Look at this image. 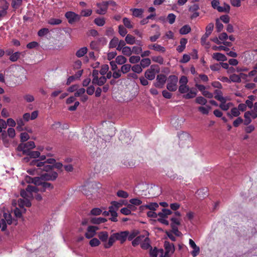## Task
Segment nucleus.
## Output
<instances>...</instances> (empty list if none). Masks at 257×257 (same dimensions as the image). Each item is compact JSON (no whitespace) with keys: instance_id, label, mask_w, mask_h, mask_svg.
I'll return each mask as SVG.
<instances>
[{"instance_id":"obj_15","label":"nucleus","mask_w":257,"mask_h":257,"mask_svg":"<svg viewBox=\"0 0 257 257\" xmlns=\"http://www.w3.org/2000/svg\"><path fill=\"white\" fill-rule=\"evenodd\" d=\"M107 221V219L102 217H93L90 219V222L93 224H99Z\"/></svg>"},{"instance_id":"obj_40","label":"nucleus","mask_w":257,"mask_h":257,"mask_svg":"<svg viewBox=\"0 0 257 257\" xmlns=\"http://www.w3.org/2000/svg\"><path fill=\"white\" fill-rule=\"evenodd\" d=\"M207 100L202 96H198L195 99V102L202 105L206 104Z\"/></svg>"},{"instance_id":"obj_61","label":"nucleus","mask_w":257,"mask_h":257,"mask_svg":"<svg viewBox=\"0 0 257 257\" xmlns=\"http://www.w3.org/2000/svg\"><path fill=\"white\" fill-rule=\"evenodd\" d=\"M30 138V136L27 133H22L20 135L21 142L24 143L28 140Z\"/></svg>"},{"instance_id":"obj_11","label":"nucleus","mask_w":257,"mask_h":257,"mask_svg":"<svg viewBox=\"0 0 257 257\" xmlns=\"http://www.w3.org/2000/svg\"><path fill=\"white\" fill-rule=\"evenodd\" d=\"M165 251L167 253L173 254L175 251V246L173 243H170L168 241L165 240L164 245Z\"/></svg>"},{"instance_id":"obj_57","label":"nucleus","mask_w":257,"mask_h":257,"mask_svg":"<svg viewBox=\"0 0 257 257\" xmlns=\"http://www.w3.org/2000/svg\"><path fill=\"white\" fill-rule=\"evenodd\" d=\"M189 90V88L187 85H180L179 87V91L181 93H185Z\"/></svg>"},{"instance_id":"obj_36","label":"nucleus","mask_w":257,"mask_h":257,"mask_svg":"<svg viewBox=\"0 0 257 257\" xmlns=\"http://www.w3.org/2000/svg\"><path fill=\"white\" fill-rule=\"evenodd\" d=\"M22 0H12V7L14 9H18L22 5Z\"/></svg>"},{"instance_id":"obj_17","label":"nucleus","mask_w":257,"mask_h":257,"mask_svg":"<svg viewBox=\"0 0 257 257\" xmlns=\"http://www.w3.org/2000/svg\"><path fill=\"white\" fill-rule=\"evenodd\" d=\"M172 213V211L170 209H163L162 212L158 213V215L159 216L162 218H166L169 215H170Z\"/></svg>"},{"instance_id":"obj_4","label":"nucleus","mask_w":257,"mask_h":257,"mask_svg":"<svg viewBox=\"0 0 257 257\" xmlns=\"http://www.w3.org/2000/svg\"><path fill=\"white\" fill-rule=\"evenodd\" d=\"M214 28V24L212 23H209L206 27V32L201 38V43L202 45H205L206 40L209 35L211 34Z\"/></svg>"},{"instance_id":"obj_48","label":"nucleus","mask_w":257,"mask_h":257,"mask_svg":"<svg viewBox=\"0 0 257 257\" xmlns=\"http://www.w3.org/2000/svg\"><path fill=\"white\" fill-rule=\"evenodd\" d=\"M62 23V21L59 19L51 18L48 21V24L51 25H57Z\"/></svg>"},{"instance_id":"obj_51","label":"nucleus","mask_w":257,"mask_h":257,"mask_svg":"<svg viewBox=\"0 0 257 257\" xmlns=\"http://www.w3.org/2000/svg\"><path fill=\"white\" fill-rule=\"evenodd\" d=\"M4 219H5V220L7 221V223L8 224L11 225L12 223V222H13L12 217L10 214H7L6 213H5L4 214Z\"/></svg>"},{"instance_id":"obj_62","label":"nucleus","mask_w":257,"mask_h":257,"mask_svg":"<svg viewBox=\"0 0 257 257\" xmlns=\"http://www.w3.org/2000/svg\"><path fill=\"white\" fill-rule=\"evenodd\" d=\"M125 42L122 40L119 41L117 46L116 47V50L118 51H122L124 47H125Z\"/></svg>"},{"instance_id":"obj_9","label":"nucleus","mask_w":257,"mask_h":257,"mask_svg":"<svg viewBox=\"0 0 257 257\" xmlns=\"http://www.w3.org/2000/svg\"><path fill=\"white\" fill-rule=\"evenodd\" d=\"M98 229V227L95 226H89L87 229V232L85 234V236L87 238H91L94 236L96 234V231Z\"/></svg>"},{"instance_id":"obj_25","label":"nucleus","mask_w":257,"mask_h":257,"mask_svg":"<svg viewBox=\"0 0 257 257\" xmlns=\"http://www.w3.org/2000/svg\"><path fill=\"white\" fill-rule=\"evenodd\" d=\"M26 181L27 182H28L29 183H33L36 186H37V184H39L38 182L40 181V177H38L32 178L31 177L27 176L26 178Z\"/></svg>"},{"instance_id":"obj_38","label":"nucleus","mask_w":257,"mask_h":257,"mask_svg":"<svg viewBox=\"0 0 257 257\" xmlns=\"http://www.w3.org/2000/svg\"><path fill=\"white\" fill-rule=\"evenodd\" d=\"M106 81V78L103 75L100 78H98L95 83H93V84H97L98 86H102Z\"/></svg>"},{"instance_id":"obj_16","label":"nucleus","mask_w":257,"mask_h":257,"mask_svg":"<svg viewBox=\"0 0 257 257\" xmlns=\"http://www.w3.org/2000/svg\"><path fill=\"white\" fill-rule=\"evenodd\" d=\"M196 194L200 198H204L208 195L207 189L205 188L199 189L196 192Z\"/></svg>"},{"instance_id":"obj_27","label":"nucleus","mask_w":257,"mask_h":257,"mask_svg":"<svg viewBox=\"0 0 257 257\" xmlns=\"http://www.w3.org/2000/svg\"><path fill=\"white\" fill-rule=\"evenodd\" d=\"M26 189L27 191V192H29V194H32L33 192L37 193L39 191V188H38V186H35L29 185L27 187Z\"/></svg>"},{"instance_id":"obj_12","label":"nucleus","mask_w":257,"mask_h":257,"mask_svg":"<svg viewBox=\"0 0 257 257\" xmlns=\"http://www.w3.org/2000/svg\"><path fill=\"white\" fill-rule=\"evenodd\" d=\"M153 67V66L152 65L151 68L148 69L145 73V77L150 80H153L155 77V69Z\"/></svg>"},{"instance_id":"obj_31","label":"nucleus","mask_w":257,"mask_h":257,"mask_svg":"<svg viewBox=\"0 0 257 257\" xmlns=\"http://www.w3.org/2000/svg\"><path fill=\"white\" fill-rule=\"evenodd\" d=\"M250 116V111H248L244 113V117L245 118V120L243 121L244 125H247L251 122V120Z\"/></svg>"},{"instance_id":"obj_28","label":"nucleus","mask_w":257,"mask_h":257,"mask_svg":"<svg viewBox=\"0 0 257 257\" xmlns=\"http://www.w3.org/2000/svg\"><path fill=\"white\" fill-rule=\"evenodd\" d=\"M119 42L118 39L114 37L110 41L109 43V48L110 49L116 48L118 43Z\"/></svg>"},{"instance_id":"obj_47","label":"nucleus","mask_w":257,"mask_h":257,"mask_svg":"<svg viewBox=\"0 0 257 257\" xmlns=\"http://www.w3.org/2000/svg\"><path fill=\"white\" fill-rule=\"evenodd\" d=\"M116 195L118 197L123 198H126L128 197V193L121 190H118L116 193Z\"/></svg>"},{"instance_id":"obj_49","label":"nucleus","mask_w":257,"mask_h":257,"mask_svg":"<svg viewBox=\"0 0 257 257\" xmlns=\"http://www.w3.org/2000/svg\"><path fill=\"white\" fill-rule=\"evenodd\" d=\"M176 18L174 14L171 13L168 15L167 19L170 24H173L175 22Z\"/></svg>"},{"instance_id":"obj_13","label":"nucleus","mask_w":257,"mask_h":257,"mask_svg":"<svg viewBox=\"0 0 257 257\" xmlns=\"http://www.w3.org/2000/svg\"><path fill=\"white\" fill-rule=\"evenodd\" d=\"M212 58L218 61H225L227 60L226 56L220 53H214L212 55Z\"/></svg>"},{"instance_id":"obj_32","label":"nucleus","mask_w":257,"mask_h":257,"mask_svg":"<svg viewBox=\"0 0 257 257\" xmlns=\"http://www.w3.org/2000/svg\"><path fill=\"white\" fill-rule=\"evenodd\" d=\"M191 30L190 27L188 25H186L180 29L179 32L182 35H185L188 34L191 31Z\"/></svg>"},{"instance_id":"obj_6","label":"nucleus","mask_w":257,"mask_h":257,"mask_svg":"<svg viewBox=\"0 0 257 257\" xmlns=\"http://www.w3.org/2000/svg\"><path fill=\"white\" fill-rule=\"evenodd\" d=\"M58 177V173L56 172L46 173L41 175L40 178L45 181H54Z\"/></svg>"},{"instance_id":"obj_39","label":"nucleus","mask_w":257,"mask_h":257,"mask_svg":"<svg viewBox=\"0 0 257 257\" xmlns=\"http://www.w3.org/2000/svg\"><path fill=\"white\" fill-rule=\"evenodd\" d=\"M26 155L30 156L31 158H37L40 156V153L39 151H30L28 150Z\"/></svg>"},{"instance_id":"obj_30","label":"nucleus","mask_w":257,"mask_h":257,"mask_svg":"<svg viewBox=\"0 0 257 257\" xmlns=\"http://www.w3.org/2000/svg\"><path fill=\"white\" fill-rule=\"evenodd\" d=\"M230 83L231 82L240 83L241 82L240 77L236 74H233L229 76Z\"/></svg>"},{"instance_id":"obj_2","label":"nucleus","mask_w":257,"mask_h":257,"mask_svg":"<svg viewBox=\"0 0 257 257\" xmlns=\"http://www.w3.org/2000/svg\"><path fill=\"white\" fill-rule=\"evenodd\" d=\"M178 77L175 75H170L168 79L167 88L170 91H175L177 89Z\"/></svg>"},{"instance_id":"obj_42","label":"nucleus","mask_w":257,"mask_h":257,"mask_svg":"<svg viewBox=\"0 0 257 257\" xmlns=\"http://www.w3.org/2000/svg\"><path fill=\"white\" fill-rule=\"evenodd\" d=\"M198 110L200 111L203 114H208L209 113V110L211 109V106L207 105L206 107L203 106H199L198 107Z\"/></svg>"},{"instance_id":"obj_5","label":"nucleus","mask_w":257,"mask_h":257,"mask_svg":"<svg viewBox=\"0 0 257 257\" xmlns=\"http://www.w3.org/2000/svg\"><path fill=\"white\" fill-rule=\"evenodd\" d=\"M167 80V77L164 74H160L157 75L156 82L154 83V86L159 88H163Z\"/></svg>"},{"instance_id":"obj_53","label":"nucleus","mask_w":257,"mask_h":257,"mask_svg":"<svg viewBox=\"0 0 257 257\" xmlns=\"http://www.w3.org/2000/svg\"><path fill=\"white\" fill-rule=\"evenodd\" d=\"M49 32V30L48 28H42L40 29L38 32V35L39 37H43L45 35H47Z\"/></svg>"},{"instance_id":"obj_26","label":"nucleus","mask_w":257,"mask_h":257,"mask_svg":"<svg viewBox=\"0 0 257 257\" xmlns=\"http://www.w3.org/2000/svg\"><path fill=\"white\" fill-rule=\"evenodd\" d=\"M145 236L143 235H141L140 236H137L132 241V243L133 246H136L141 243V241L144 238Z\"/></svg>"},{"instance_id":"obj_63","label":"nucleus","mask_w":257,"mask_h":257,"mask_svg":"<svg viewBox=\"0 0 257 257\" xmlns=\"http://www.w3.org/2000/svg\"><path fill=\"white\" fill-rule=\"evenodd\" d=\"M132 70L137 73H140L142 71V67L140 65L136 64L132 67Z\"/></svg>"},{"instance_id":"obj_59","label":"nucleus","mask_w":257,"mask_h":257,"mask_svg":"<svg viewBox=\"0 0 257 257\" xmlns=\"http://www.w3.org/2000/svg\"><path fill=\"white\" fill-rule=\"evenodd\" d=\"M118 33L122 36L124 37L127 33L126 29L122 25L118 26Z\"/></svg>"},{"instance_id":"obj_23","label":"nucleus","mask_w":257,"mask_h":257,"mask_svg":"<svg viewBox=\"0 0 257 257\" xmlns=\"http://www.w3.org/2000/svg\"><path fill=\"white\" fill-rule=\"evenodd\" d=\"M141 246L143 249H148L152 247L150 244V239L148 237L145 238L144 241L141 244Z\"/></svg>"},{"instance_id":"obj_22","label":"nucleus","mask_w":257,"mask_h":257,"mask_svg":"<svg viewBox=\"0 0 257 257\" xmlns=\"http://www.w3.org/2000/svg\"><path fill=\"white\" fill-rule=\"evenodd\" d=\"M159 207V204L156 202L150 203L145 205V208L150 210L151 211H155Z\"/></svg>"},{"instance_id":"obj_46","label":"nucleus","mask_w":257,"mask_h":257,"mask_svg":"<svg viewBox=\"0 0 257 257\" xmlns=\"http://www.w3.org/2000/svg\"><path fill=\"white\" fill-rule=\"evenodd\" d=\"M100 244V242L96 238H93L89 241V244L92 247H95L98 246Z\"/></svg>"},{"instance_id":"obj_45","label":"nucleus","mask_w":257,"mask_h":257,"mask_svg":"<svg viewBox=\"0 0 257 257\" xmlns=\"http://www.w3.org/2000/svg\"><path fill=\"white\" fill-rule=\"evenodd\" d=\"M160 254L159 249H158L157 247H155L153 249L152 247H151L150 250V255L151 257H157L158 254Z\"/></svg>"},{"instance_id":"obj_34","label":"nucleus","mask_w":257,"mask_h":257,"mask_svg":"<svg viewBox=\"0 0 257 257\" xmlns=\"http://www.w3.org/2000/svg\"><path fill=\"white\" fill-rule=\"evenodd\" d=\"M219 2L218 0H212L211 5L213 9H216L218 11H223L222 7L219 6Z\"/></svg>"},{"instance_id":"obj_55","label":"nucleus","mask_w":257,"mask_h":257,"mask_svg":"<svg viewBox=\"0 0 257 257\" xmlns=\"http://www.w3.org/2000/svg\"><path fill=\"white\" fill-rule=\"evenodd\" d=\"M102 213V210L99 208H94L91 209L90 214L92 215L97 216Z\"/></svg>"},{"instance_id":"obj_10","label":"nucleus","mask_w":257,"mask_h":257,"mask_svg":"<svg viewBox=\"0 0 257 257\" xmlns=\"http://www.w3.org/2000/svg\"><path fill=\"white\" fill-rule=\"evenodd\" d=\"M65 17L70 24H72L78 19V16L72 12H68L65 14Z\"/></svg>"},{"instance_id":"obj_7","label":"nucleus","mask_w":257,"mask_h":257,"mask_svg":"<svg viewBox=\"0 0 257 257\" xmlns=\"http://www.w3.org/2000/svg\"><path fill=\"white\" fill-rule=\"evenodd\" d=\"M128 234V231H124L113 233V235L116 240H119L121 243H123L126 240Z\"/></svg>"},{"instance_id":"obj_37","label":"nucleus","mask_w":257,"mask_h":257,"mask_svg":"<svg viewBox=\"0 0 257 257\" xmlns=\"http://www.w3.org/2000/svg\"><path fill=\"white\" fill-rule=\"evenodd\" d=\"M151 64V60L149 58H144L141 61L140 65L143 68L148 67Z\"/></svg>"},{"instance_id":"obj_24","label":"nucleus","mask_w":257,"mask_h":257,"mask_svg":"<svg viewBox=\"0 0 257 257\" xmlns=\"http://www.w3.org/2000/svg\"><path fill=\"white\" fill-rule=\"evenodd\" d=\"M125 42L128 44L133 45L136 42L135 37L130 34H127L125 37Z\"/></svg>"},{"instance_id":"obj_41","label":"nucleus","mask_w":257,"mask_h":257,"mask_svg":"<svg viewBox=\"0 0 257 257\" xmlns=\"http://www.w3.org/2000/svg\"><path fill=\"white\" fill-rule=\"evenodd\" d=\"M94 23L98 26L101 27V26H103L105 24V21L104 18H97L94 19Z\"/></svg>"},{"instance_id":"obj_21","label":"nucleus","mask_w":257,"mask_h":257,"mask_svg":"<svg viewBox=\"0 0 257 257\" xmlns=\"http://www.w3.org/2000/svg\"><path fill=\"white\" fill-rule=\"evenodd\" d=\"M214 93L215 95L214 96V98L219 101H224V98L222 96V92L218 89H216L214 91Z\"/></svg>"},{"instance_id":"obj_19","label":"nucleus","mask_w":257,"mask_h":257,"mask_svg":"<svg viewBox=\"0 0 257 257\" xmlns=\"http://www.w3.org/2000/svg\"><path fill=\"white\" fill-rule=\"evenodd\" d=\"M98 236L101 241L106 242L108 238V233L106 231H101L98 233Z\"/></svg>"},{"instance_id":"obj_1","label":"nucleus","mask_w":257,"mask_h":257,"mask_svg":"<svg viewBox=\"0 0 257 257\" xmlns=\"http://www.w3.org/2000/svg\"><path fill=\"white\" fill-rule=\"evenodd\" d=\"M30 165L32 166H36L38 167L39 169L47 172L51 170L53 168L52 165L48 164L45 162H39V160H33L31 162Z\"/></svg>"},{"instance_id":"obj_54","label":"nucleus","mask_w":257,"mask_h":257,"mask_svg":"<svg viewBox=\"0 0 257 257\" xmlns=\"http://www.w3.org/2000/svg\"><path fill=\"white\" fill-rule=\"evenodd\" d=\"M17 150L18 151H22L23 154L24 155H27V153H28V151L26 149L24 144H23V143H21L19 145V146L17 147Z\"/></svg>"},{"instance_id":"obj_18","label":"nucleus","mask_w":257,"mask_h":257,"mask_svg":"<svg viewBox=\"0 0 257 257\" xmlns=\"http://www.w3.org/2000/svg\"><path fill=\"white\" fill-rule=\"evenodd\" d=\"M87 51L88 49L87 47H82L79 49L78 51H77V52H76V56L78 58L82 57L87 53Z\"/></svg>"},{"instance_id":"obj_64","label":"nucleus","mask_w":257,"mask_h":257,"mask_svg":"<svg viewBox=\"0 0 257 257\" xmlns=\"http://www.w3.org/2000/svg\"><path fill=\"white\" fill-rule=\"evenodd\" d=\"M109 69L108 65L107 64L102 65L101 69L100 70V73L102 75H105L107 72L108 71Z\"/></svg>"},{"instance_id":"obj_3","label":"nucleus","mask_w":257,"mask_h":257,"mask_svg":"<svg viewBox=\"0 0 257 257\" xmlns=\"http://www.w3.org/2000/svg\"><path fill=\"white\" fill-rule=\"evenodd\" d=\"M39 184H37L38 186L39 191L40 192H45L47 190H51L53 188V186L50 183L45 182V180L40 178V181L38 182Z\"/></svg>"},{"instance_id":"obj_52","label":"nucleus","mask_w":257,"mask_h":257,"mask_svg":"<svg viewBox=\"0 0 257 257\" xmlns=\"http://www.w3.org/2000/svg\"><path fill=\"white\" fill-rule=\"evenodd\" d=\"M153 61L159 63L160 64H163L164 63V59L162 56H153L152 57Z\"/></svg>"},{"instance_id":"obj_29","label":"nucleus","mask_w":257,"mask_h":257,"mask_svg":"<svg viewBox=\"0 0 257 257\" xmlns=\"http://www.w3.org/2000/svg\"><path fill=\"white\" fill-rule=\"evenodd\" d=\"M197 94V91L195 90H190L188 93L184 95L183 97L185 99H191L195 97Z\"/></svg>"},{"instance_id":"obj_44","label":"nucleus","mask_w":257,"mask_h":257,"mask_svg":"<svg viewBox=\"0 0 257 257\" xmlns=\"http://www.w3.org/2000/svg\"><path fill=\"white\" fill-rule=\"evenodd\" d=\"M122 53L125 56H130L132 54L131 48L128 46H125L122 50Z\"/></svg>"},{"instance_id":"obj_35","label":"nucleus","mask_w":257,"mask_h":257,"mask_svg":"<svg viewBox=\"0 0 257 257\" xmlns=\"http://www.w3.org/2000/svg\"><path fill=\"white\" fill-rule=\"evenodd\" d=\"M20 55L21 53L20 52H16L10 56L9 59L12 62H16L19 59Z\"/></svg>"},{"instance_id":"obj_58","label":"nucleus","mask_w":257,"mask_h":257,"mask_svg":"<svg viewBox=\"0 0 257 257\" xmlns=\"http://www.w3.org/2000/svg\"><path fill=\"white\" fill-rule=\"evenodd\" d=\"M130 203L134 205L139 206L142 203V201L139 198H133L130 200Z\"/></svg>"},{"instance_id":"obj_50","label":"nucleus","mask_w":257,"mask_h":257,"mask_svg":"<svg viewBox=\"0 0 257 257\" xmlns=\"http://www.w3.org/2000/svg\"><path fill=\"white\" fill-rule=\"evenodd\" d=\"M131 65L130 64H124L121 67L120 71L123 74L128 72L131 69Z\"/></svg>"},{"instance_id":"obj_60","label":"nucleus","mask_w":257,"mask_h":257,"mask_svg":"<svg viewBox=\"0 0 257 257\" xmlns=\"http://www.w3.org/2000/svg\"><path fill=\"white\" fill-rule=\"evenodd\" d=\"M123 23L125 27L128 29H131L133 27L131 21L127 18H124L123 19Z\"/></svg>"},{"instance_id":"obj_43","label":"nucleus","mask_w":257,"mask_h":257,"mask_svg":"<svg viewBox=\"0 0 257 257\" xmlns=\"http://www.w3.org/2000/svg\"><path fill=\"white\" fill-rule=\"evenodd\" d=\"M131 10L133 11V15L136 17L141 16L144 12L142 9H134Z\"/></svg>"},{"instance_id":"obj_8","label":"nucleus","mask_w":257,"mask_h":257,"mask_svg":"<svg viewBox=\"0 0 257 257\" xmlns=\"http://www.w3.org/2000/svg\"><path fill=\"white\" fill-rule=\"evenodd\" d=\"M97 8H98L96 12L97 14L99 15H104L108 8L107 3L106 2H103L101 3L97 4Z\"/></svg>"},{"instance_id":"obj_56","label":"nucleus","mask_w":257,"mask_h":257,"mask_svg":"<svg viewBox=\"0 0 257 257\" xmlns=\"http://www.w3.org/2000/svg\"><path fill=\"white\" fill-rule=\"evenodd\" d=\"M21 196L25 199L28 198L33 197L32 194H29V192L26 190H22L20 193Z\"/></svg>"},{"instance_id":"obj_14","label":"nucleus","mask_w":257,"mask_h":257,"mask_svg":"<svg viewBox=\"0 0 257 257\" xmlns=\"http://www.w3.org/2000/svg\"><path fill=\"white\" fill-rule=\"evenodd\" d=\"M240 114L239 110L236 107H233L230 110V113L228 112L227 113L230 119H232L233 117H238Z\"/></svg>"},{"instance_id":"obj_20","label":"nucleus","mask_w":257,"mask_h":257,"mask_svg":"<svg viewBox=\"0 0 257 257\" xmlns=\"http://www.w3.org/2000/svg\"><path fill=\"white\" fill-rule=\"evenodd\" d=\"M115 237L113 235V234L110 235L108 239V241L107 243H105L104 244L105 248H110L113 244L115 240Z\"/></svg>"},{"instance_id":"obj_33","label":"nucleus","mask_w":257,"mask_h":257,"mask_svg":"<svg viewBox=\"0 0 257 257\" xmlns=\"http://www.w3.org/2000/svg\"><path fill=\"white\" fill-rule=\"evenodd\" d=\"M126 61V58L122 55L117 56L115 58V62L119 65L124 64Z\"/></svg>"}]
</instances>
